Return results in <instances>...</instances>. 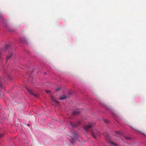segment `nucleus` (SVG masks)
Segmentation results:
<instances>
[{
	"label": "nucleus",
	"mask_w": 146,
	"mask_h": 146,
	"mask_svg": "<svg viewBox=\"0 0 146 146\" xmlns=\"http://www.w3.org/2000/svg\"><path fill=\"white\" fill-rule=\"evenodd\" d=\"M46 91L47 92H49V91H48V90H46Z\"/></svg>",
	"instance_id": "nucleus-18"
},
{
	"label": "nucleus",
	"mask_w": 146,
	"mask_h": 146,
	"mask_svg": "<svg viewBox=\"0 0 146 146\" xmlns=\"http://www.w3.org/2000/svg\"><path fill=\"white\" fill-rule=\"evenodd\" d=\"M113 113V115L114 114H113V113Z\"/></svg>",
	"instance_id": "nucleus-23"
},
{
	"label": "nucleus",
	"mask_w": 146,
	"mask_h": 146,
	"mask_svg": "<svg viewBox=\"0 0 146 146\" xmlns=\"http://www.w3.org/2000/svg\"><path fill=\"white\" fill-rule=\"evenodd\" d=\"M92 133L94 138H96V137L95 135V134H97L98 135H99V132L96 129L92 131Z\"/></svg>",
	"instance_id": "nucleus-4"
},
{
	"label": "nucleus",
	"mask_w": 146,
	"mask_h": 146,
	"mask_svg": "<svg viewBox=\"0 0 146 146\" xmlns=\"http://www.w3.org/2000/svg\"><path fill=\"white\" fill-rule=\"evenodd\" d=\"M93 125V124L90 123H89L88 125H86L85 126H84V127L86 129V131H88V129L90 128L92 126V125Z\"/></svg>",
	"instance_id": "nucleus-5"
},
{
	"label": "nucleus",
	"mask_w": 146,
	"mask_h": 146,
	"mask_svg": "<svg viewBox=\"0 0 146 146\" xmlns=\"http://www.w3.org/2000/svg\"><path fill=\"white\" fill-rule=\"evenodd\" d=\"M105 122H106V123H108V122L107 121H106V120H105Z\"/></svg>",
	"instance_id": "nucleus-19"
},
{
	"label": "nucleus",
	"mask_w": 146,
	"mask_h": 146,
	"mask_svg": "<svg viewBox=\"0 0 146 146\" xmlns=\"http://www.w3.org/2000/svg\"><path fill=\"white\" fill-rule=\"evenodd\" d=\"M71 136L72 138V140H70V141L72 144H74V143L78 140V135L76 133H73V135Z\"/></svg>",
	"instance_id": "nucleus-1"
},
{
	"label": "nucleus",
	"mask_w": 146,
	"mask_h": 146,
	"mask_svg": "<svg viewBox=\"0 0 146 146\" xmlns=\"http://www.w3.org/2000/svg\"><path fill=\"white\" fill-rule=\"evenodd\" d=\"M27 125H28V126H30V124H27Z\"/></svg>",
	"instance_id": "nucleus-21"
},
{
	"label": "nucleus",
	"mask_w": 146,
	"mask_h": 146,
	"mask_svg": "<svg viewBox=\"0 0 146 146\" xmlns=\"http://www.w3.org/2000/svg\"><path fill=\"white\" fill-rule=\"evenodd\" d=\"M77 125L75 124V123L71 121L70 122V124L72 127H76L77 126L79 125L80 124V122L79 121H78L76 122Z\"/></svg>",
	"instance_id": "nucleus-3"
},
{
	"label": "nucleus",
	"mask_w": 146,
	"mask_h": 146,
	"mask_svg": "<svg viewBox=\"0 0 146 146\" xmlns=\"http://www.w3.org/2000/svg\"><path fill=\"white\" fill-rule=\"evenodd\" d=\"M145 137H146V135H145Z\"/></svg>",
	"instance_id": "nucleus-22"
},
{
	"label": "nucleus",
	"mask_w": 146,
	"mask_h": 146,
	"mask_svg": "<svg viewBox=\"0 0 146 146\" xmlns=\"http://www.w3.org/2000/svg\"><path fill=\"white\" fill-rule=\"evenodd\" d=\"M3 135H4V134H1L0 135V138H1V137H3Z\"/></svg>",
	"instance_id": "nucleus-16"
},
{
	"label": "nucleus",
	"mask_w": 146,
	"mask_h": 146,
	"mask_svg": "<svg viewBox=\"0 0 146 146\" xmlns=\"http://www.w3.org/2000/svg\"><path fill=\"white\" fill-rule=\"evenodd\" d=\"M0 87H2V85L1 84H0Z\"/></svg>",
	"instance_id": "nucleus-20"
},
{
	"label": "nucleus",
	"mask_w": 146,
	"mask_h": 146,
	"mask_svg": "<svg viewBox=\"0 0 146 146\" xmlns=\"http://www.w3.org/2000/svg\"><path fill=\"white\" fill-rule=\"evenodd\" d=\"M116 134H120V132L119 131H117L116 132Z\"/></svg>",
	"instance_id": "nucleus-14"
},
{
	"label": "nucleus",
	"mask_w": 146,
	"mask_h": 146,
	"mask_svg": "<svg viewBox=\"0 0 146 146\" xmlns=\"http://www.w3.org/2000/svg\"><path fill=\"white\" fill-rule=\"evenodd\" d=\"M60 88H57L56 89V91H58V90H60Z\"/></svg>",
	"instance_id": "nucleus-13"
},
{
	"label": "nucleus",
	"mask_w": 146,
	"mask_h": 146,
	"mask_svg": "<svg viewBox=\"0 0 146 146\" xmlns=\"http://www.w3.org/2000/svg\"><path fill=\"white\" fill-rule=\"evenodd\" d=\"M10 44H7L5 46V52H7V50L10 47Z\"/></svg>",
	"instance_id": "nucleus-8"
},
{
	"label": "nucleus",
	"mask_w": 146,
	"mask_h": 146,
	"mask_svg": "<svg viewBox=\"0 0 146 146\" xmlns=\"http://www.w3.org/2000/svg\"><path fill=\"white\" fill-rule=\"evenodd\" d=\"M3 20V17L2 15L0 16V20Z\"/></svg>",
	"instance_id": "nucleus-12"
},
{
	"label": "nucleus",
	"mask_w": 146,
	"mask_h": 146,
	"mask_svg": "<svg viewBox=\"0 0 146 146\" xmlns=\"http://www.w3.org/2000/svg\"><path fill=\"white\" fill-rule=\"evenodd\" d=\"M66 98V96L65 95H62V96L61 97L59 98V99L60 100H64Z\"/></svg>",
	"instance_id": "nucleus-9"
},
{
	"label": "nucleus",
	"mask_w": 146,
	"mask_h": 146,
	"mask_svg": "<svg viewBox=\"0 0 146 146\" xmlns=\"http://www.w3.org/2000/svg\"><path fill=\"white\" fill-rule=\"evenodd\" d=\"M105 109L107 110H108V107H107L106 106H105Z\"/></svg>",
	"instance_id": "nucleus-15"
},
{
	"label": "nucleus",
	"mask_w": 146,
	"mask_h": 146,
	"mask_svg": "<svg viewBox=\"0 0 146 146\" xmlns=\"http://www.w3.org/2000/svg\"><path fill=\"white\" fill-rule=\"evenodd\" d=\"M109 143L111 145L114 146H116L117 145L115 143H113L111 142L110 141Z\"/></svg>",
	"instance_id": "nucleus-11"
},
{
	"label": "nucleus",
	"mask_w": 146,
	"mask_h": 146,
	"mask_svg": "<svg viewBox=\"0 0 146 146\" xmlns=\"http://www.w3.org/2000/svg\"><path fill=\"white\" fill-rule=\"evenodd\" d=\"M27 90H28V91L31 94L33 95H34L35 97H38V95L37 94H33L31 90H29L28 88H27Z\"/></svg>",
	"instance_id": "nucleus-7"
},
{
	"label": "nucleus",
	"mask_w": 146,
	"mask_h": 146,
	"mask_svg": "<svg viewBox=\"0 0 146 146\" xmlns=\"http://www.w3.org/2000/svg\"><path fill=\"white\" fill-rule=\"evenodd\" d=\"M13 56H14L13 54L11 52H9V54L6 57V60H8L11 57Z\"/></svg>",
	"instance_id": "nucleus-6"
},
{
	"label": "nucleus",
	"mask_w": 146,
	"mask_h": 146,
	"mask_svg": "<svg viewBox=\"0 0 146 146\" xmlns=\"http://www.w3.org/2000/svg\"><path fill=\"white\" fill-rule=\"evenodd\" d=\"M125 138L127 140L129 139H130L128 137H126Z\"/></svg>",
	"instance_id": "nucleus-17"
},
{
	"label": "nucleus",
	"mask_w": 146,
	"mask_h": 146,
	"mask_svg": "<svg viewBox=\"0 0 146 146\" xmlns=\"http://www.w3.org/2000/svg\"><path fill=\"white\" fill-rule=\"evenodd\" d=\"M51 98L52 101V104L55 106L57 105L58 104V102L57 99H55L54 97L52 96H51Z\"/></svg>",
	"instance_id": "nucleus-2"
},
{
	"label": "nucleus",
	"mask_w": 146,
	"mask_h": 146,
	"mask_svg": "<svg viewBox=\"0 0 146 146\" xmlns=\"http://www.w3.org/2000/svg\"><path fill=\"white\" fill-rule=\"evenodd\" d=\"M79 113L80 111H75L73 113V114L74 115H76L79 114Z\"/></svg>",
	"instance_id": "nucleus-10"
}]
</instances>
